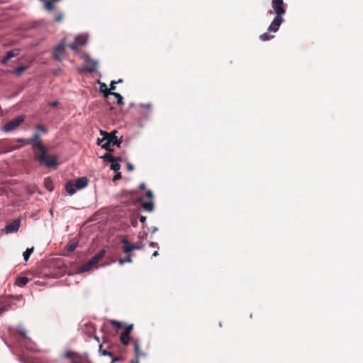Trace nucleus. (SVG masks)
I'll list each match as a JSON object with an SVG mask.
<instances>
[{
    "instance_id": "nucleus-1",
    "label": "nucleus",
    "mask_w": 363,
    "mask_h": 363,
    "mask_svg": "<svg viewBox=\"0 0 363 363\" xmlns=\"http://www.w3.org/2000/svg\"><path fill=\"white\" fill-rule=\"evenodd\" d=\"M39 152H35L34 158L38 161L40 164H44L48 167H53L57 164V157L56 156L48 155L46 153V148L43 144H38Z\"/></svg>"
},
{
    "instance_id": "nucleus-2",
    "label": "nucleus",
    "mask_w": 363,
    "mask_h": 363,
    "mask_svg": "<svg viewBox=\"0 0 363 363\" xmlns=\"http://www.w3.org/2000/svg\"><path fill=\"white\" fill-rule=\"evenodd\" d=\"M106 253V252L104 249L98 252L90 260H89L86 263L84 264L82 266V272H87L91 267H95L97 264V263L104 258Z\"/></svg>"
},
{
    "instance_id": "nucleus-3",
    "label": "nucleus",
    "mask_w": 363,
    "mask_h": 363,
    "mask_svg": "<svg viewBox=\"0 0 363 363\" xmlns=\"http://www.w3.org/2000/svg\"><path fill=\"white\" fill-rule=\"evenodd\" d=\"M146 198L149 200L148 201H145L143 197H140L138 199V201L140 202L141 206L147 212H152L155 209V204L153 202L154 195L152 191L147 190L145 193Z\"/></svg>"
},
{
    "instance_id": "nucleus-4",
    "label": "nucleus",
    "mask_w": 363,
    "mask_h": 363,
    "mask_svg": "<svg viewBox=\"0 0 363 363\" xmlns=\"http://www.w3.org/2000/svg\"><path fill=\"white\" fill-rule=\"evenodd\" d=\"M25 121L24 116H19L12 119L10 121L6 123L2 127V130L4 132H10L14 130L20 124Z\"/></svg>"
},
{
    "instance_id": "nucleus-5",
    "label": "nucleus",
    "mask_w": 363,
    "mask_h": 363,
    "mask_svg": "<svg viewBox=\"0 0 363 363\" xmlns=\"http://www.w3.org/2000/svg\"><path fill=\"white\" fill-rule=\"evenodd\" d=\"M65 52V40H62L55 48H54L52 57L54 60L57 61H62L64 58Z\"/></svg>"
},
{
    "instance_id": "nucleus-6",
    "label": "nucleus",
    "mask_w": 363,
    "mask_h": 363,
    "mask_svg": "<svg viewBox=\"0 0 363 363\" xmlns=\"http://www.w3.org/2000/svg\"><path fill=\"white\" fill-rule=\"evenodd\" d=\"M272 6L276 13V16H282L286 12V4L283 0H272Z\"/></svg>"
},
{
    "instance_id": "nucleus-7",
    "label": "nucleus",
    "mask_w": 363,
    "mask_h": 363,
    "mask_svg": "<svg viewBox=\"0 0 363 363\" xmlns=\"http://www.w3.org/2000/svg\"><path fill=\"white\" fill-rule=\"evenodd\" d=\"M86 65L83 67V72L86 73H92L96 70L98 62L91 59L89 56L85 57Z\"/></svg>"
},
{
    "instance_id": "nucleus-8",
    "label": "nucleus",
    "mask_w": 363,
    "mask_h": 363,
    "mask_svg": "<svg viewBox=\"0 0 363 363\" xmlns=\"http://www.w3.org/2000/svg\"><path fill=\"white\" fill-rule=\"evenodd\" d=\"M21 226V220L17 218L13 220L11 223H9L6 226L7 233H16L18 230Z\"/></svg>"
},
{
    "instance_id": "nucleus-9",
    "label": "nucleus",
    "mask_w": 363,
    "mask_h": 363,
    "mask_svg": "<svg viewBox=\"0 0 363 363\" xmlns=\"http://www.w3.org/2000/svg\"><path fill=\"white\" fill-rule=\"evenodd\" d=\"M282 22V16H276L272 22L271 23L270 26H269L268 30L269 32H277L279 30V26H281Z\"/></svg>"
},
{
    "instance_id": "nucleus-10",
    "label": "nucleus",
    "mask_w": 363,
    "mask_h": 363,
    "mask_svg": "<svg viewBox=\"0 0 363 363\" xmlns=\"http://www.w3.org/2000/svg\"><path fill=\"white\" fill-rule=\"evenodd\" d=\"M282 22V16H276L272 22L271 23L270 26H269L268 30L269 32H277L279 30V26H281Z\"/></svg>"
},
{
    "instance_id": "nucleus-11",
    "label": "nucleus",
    "mask_w": 363,
    "mask_h": 363,
    "mask_svg": "<svg viewBox=\"0 0 363 363\" xmlns=\"http://www.w3.org/2000/svg\"><path fill=\"white\" fill-rule=\"evenodd\" d=\"M100 133L101 135H107L109 138V142H111L112 145H117L118 147H120L122 140L118 138V137L115 135L114 133H108L104 130H100Z\"/></svg>"
},
{
    "instance_id": "nucleus-12",
    "label": "nucleus",
    "mask_w": 363,
    "mask_h": 363,
    "mask_svg": "<svg viewBox=\"0 0 363 363\" xmlns=\"http://www.w3.org/2000/svg\"><path fill=\"white\" fill-rule=\"evenodd\" d=\"M101 139L98 138L97 144L108 152H113V150L111 148V142H109V138L107 135H102Z\"/></svg>"
},
{
    "instance_id": "nucleus-13",
    "label": "nucleus",
    "mask_w": 363,
    "mask_h": 363,
    "mask_svg": "<svg viewBox=\"0 0 363 363\" xmlns=\"http://www.w3.org/2000/svg\"><path fill=\"white\" fill-rule=\"evenodd\" d=\"M133 344L134 347L135 358L139 360L140 357H146V354L142 352L140 349V342L138 340H133Z\"/></svg>"
},
{
    "instance_id": "nucleus-14",
    "label": "nucleus",
    "mask_w": 363,
    "mask_h": 363,
    "mask_svg": "<svg viewBox=\"0 0 363 363\" xmlns=\"http://www.w3.org/2000/svg\"><path fill=\"white\" fill-rule=\"evenodd\" d=\"M20 50L18 49H14L6 52V54L2 57L1 62L6 65L8 61L19 55Z\"/></svg>"
},
{
    "instance_id": "nucleus-15",
    "label": "nucleus",
    "mask_w": 363,
    "mask_h": 363,
    "mask_svg": "<svg viewBox=\"0 0 363 363\" xmlns=\"http://www.w3.org/2000/svg\"><path fill=\"white\" fill-rule=\"evenodd\" d=\"M40 133H35L33 135L32 138L30 139H28L26 141V144H30L33 147L38 148V144L40 143V144H43L41 140L40 139Z\"/></svg>"
},
{
    "instance_id": "nucleus-16",
    "label": "nucleus",
    "mask_w": 363,
    "mask_h": 363,
    "mask_svg": "<svg viewBox=\"0 0 363 363\" xmlns=\"http://www.w3.org/2000/svg\"><path fill=\"white\" fill-rule=\"evenodd\" d=\"M121 243L123 244V252L125 254H129L133 251L132 243H130L127 238L123 237L121 239Z\"/></svg>"
},
{
    "instance_id": "nucleus-17",
    "label": "nucleus",
    "mask_w": 363,
    "mask_h": 363,
    "mask_svg": "<svg viewBox=\"0 0 363 363\" xmlns=\"http://www.w3.org/2000/svg\"><path fill=\"white\" fill-rule=\"evenodd\" d=\"M74 184L77 189H82L88 185V179L86 177H79L75 181Z\"/></svg>"
},
{
    "instance_id": "nucleus-18",
    "label": "nucleus",
    "mask_w": 363,
    "mask_h": 363,
    "mask_svg": "<svg viewBox=\"0 0 363 363\" xmlns=\"http://www.w3.org/2000/svg\"><path fill=\"white\" fill-rule=\"evenodd\" d=\"M99 84H100L99 90L103 94L104 97L107 99L111 94H113V91H111L108 87L107 85L105 83L100 82L99 81Z\"/></svg>"
},
{
    "instance_id": "nucleus-19",
    "label": "nucleus",
    "mask_w": 363,
    "mask_h": 363,
    "mask_svg": "<svg viewBox=\"0 0 363 363\" xmlns=\"http://www.w3.org/2000/svg\"><path fill=\"white\" fill-rule=\"evenodd\" d=\"M130 339L131 338L130 337V335H128L124 332L121 333V334L120 335V341L123 345H125V346L128 345L130 343Z\"/></svg>"
},
{
    "instance_id": "nucleus-20",
    "label": "nucleus",
    "mask_w": 363,
    "mask_h": 363,
    "mask_svg": "<svg viewBox=\"0 0 363 363\" xmlns=\"http://www.w3.org/2000/svg\"><path fill=\"white\" fill-rule=\"evenodd\" d=\"M65 189L66 191L70 194L72 195L76 192V190L77 189L75 187V184L72 182H68L65 184Z\"/></svg>"
},
{
    "instance_id": "nucleus-21",
    "label": "nucleus",
    "mask_w": 363,
    "mask_h": 363,
    "mask_svg": "<svg viewBox=\"0 0 363 363\" xmlns=\"http://www.w3.org/2000/svg\"><path fill=\"white\" fill-rule=\"evenodd\" d=\"M44 186L47 190L52 191L54 189V184L50 177H47L44 180Z\"/></svg>"
},
{
    "instance_id": "nucleus-22",
    "label": "nucleus",
    "mask_w": 363,
    "mask_h": 363,
    "mask_svg": "<svg viewBox=\"0 0 363 363\" xmlns=\"http://www.w3.org/2000/svg\"><path fill=\"white\" fill-rule=\"evenodd\" d=\"M74 42L77 43L79 46H83L86 45L87 38L85 35H79L74 38Z\"/></svg>"
},
{
    "instance_id": "nucleus-23",
    "label": "nucleus",
    "mask_w": 363,
    "mask_h": 363,
    "mask_svg": "<svg viewBox=\"0 0 363 363\" xmlns=\"http://www.w3.org/2000/svg\"><path fill=\"white\" fill-rule=\"evenodd\" d=\"M8 301L4 300L2 301L0 300V314H3L5 311H8L10 308V304Z\"/></svg>"
},
{
    "instance_id": "nucleus-24",
    "label": "nucleus",
    "mask_w": 363,
    "mask_h": 363,
    "mask_svg": "<svg viewBox=\"0 0 363 363\" xmlns=\"http://www.w3.org/2000/svg\"><path fill=\"white\" fill-rule=\"evenodd\" d=\"M105 161L107 162H116V161H121V158H115L111 154L106 153L104 156L101 157Z\"/></svg>"
},
{
    "instance_id": "nucleus-25",
    "label": "nucleus",
    "mask_w": 363,
    "mask_h": 363,
    "mask_svg": "<svg viewBox=\"0 0 363 363\" xmlns=\"http://www.w3.org/2000/svg\"><path fill=\"white\" fill-rule=\"evenodd\" d=\"M99 352L102 356H109L110 357H113V355L111 352L103 349L101 344L99 345Z\"/></svg>"
},
{
    "instance_id": "nucleus-26",
    "label": "nucleus",
    "mask_w": 363,
    "mask_h": 363,
    "mask_svg": "<svg viewBox=\"0 0 363 363\" xmlns=\"http://www.w3.org/2000/svg\"><path fill=\"white\" fill-rule=\"evenodd\" d=\"M28 279L27 277H19L17 278L16 279V284L18 285V286H25L28 284Z\"/></svg>"
},
{
    "instance_id": "nucleus-27",
    "label": "nucleus",
    "mask_w": 363,
    "mask_h": 363,
    "mask_svg": "<svg viewBox=\"0 0 363 363\" xmlns=\"http://www.w3.org/2000/svg\"><path fill=\"white\" fill-rule=\"evenodd\" d=\"M111 95H113L117 99V104L119 106H123L124 105L123 98V96L119 93H116V92H113V94H111Z\"/></svg>"
},
{
    "instance_id": "nucleus-28",
    "label": "nucleus",
    "mask_w": 363,
    "mask_h": 363,
    "mask_svg": "<svg viewBox=\"0 0 363 363\" xmlns=\"http://www.w3.org/2000/svg\"><path fill=\"white\" fill-rule=\"evenodd\" d=\"M34 247H32L30 248H27L26 250L23 252V258L25 261H28L30 255L33 252Z\"/></svg>"
},
{
    "instance_id": "nucleus-29",
    "label": "nucleus",
    "mask_w": 363,
    "mask_h": 363,
    "mask_svg": "<svg viewBox=\"0 0 363 363\" xmlns=\"http://www.w3.org/2000/svg\"><path fill=\"white\" fill-rule=\"evenodd\" d=\"M27 67L26 66H18L17 67L15 68L14 69V73L17 75V76H20L21 75V74L25 72L26 69H27Z\"/></svg>"
},
{
    "instance_id": "nucleus-30",
    "label": "nucleus",
    "mask_w": 363,
    "mask_h": 363,
    "mask_svg": "<svg viewBox=\"0 0 363 363\" xmlns=\"http://www.w3.org/2000/svg\"><path fill=\"white\" fill-rule=\"evenodd\" d=\"M65 357L70 359H74L77 357V354L72 351H68L65 354Z\"/></svg>"
},
{
    "instance_id": "nucleus-31",
    "label": "nucleus",
    "mask_w": 363,
    "mask_h": 363,
    "mask_svg": "<svg viewBox=\"0 0 363 363\" xmlns=\"http://www.w3.org/2000/svg\"><path fill=\"white\" fill-rule=\"evenodd\" d=\"M111 162V169L113 170L114 172H118L121 168V164L118 162V161Z\"/></svg>"
},
{
    "instance_id": "nucleus-32",
    "label": "nucleus",
    "mask_w": 363,
    "mask_h": 363,
    "mask_svg": "<svg viewBox=\"0 0 363 363\" xmlns=\"http://www.w3.org/2000/svg\"><path fill=\"white\" fill-rule=\"evenodd\" d=\"M132 261L133 260H132L130 255L128 256L125 258H119L118 259V262L121 265H122L125 263H130V262H132Z\"/></svg>"
},
{
    "instance_id": "nucleus-33",
    "label": "nucleus",
    "mask_w": 363,
    "mask_h": 363,
    "mask_svg": "<svg viewBox=\"0 0 363 363\" xmlns=\"http://www.w3.org/2000/svg\"><path fill=\"white\" fill-rule=\"evenodd\" d=\"M45 8L48 11L53 10L55 6L52 3V1H45Z\"/></svg>"
},
{
    "instance_id": "nucleus-34",
    "label": "nucleus",
    "mask_w": 363,
    "mask_h": 363,
    "mask_svg": "<svg viewBox=\"0 0 363 363\" xmlns=\"http://www.w3.org/2000/svg\"><path fill=\"white\" fill-rule=\"evenodd\" d=\"M110 323L115 328H118V329H120L121 328H123V323L119 322V321H117V320H110Z\"/></svg>"
},
{
    "instance_id": "nucleus-35",
    "label": "nucleus",
    "mask_w": 363,
    "mask_h": 363,
    "mask_svg": "<svg viewBox=\"0 0 363 363\" xmlns=\"http://www.w3.org/2000/svg\"><path fill=\"white\" fill-rule=\"evenodd\" d=\"M274 36L273 35H269L268 33H263L260 36H259V38L263 40V41H267V40H269L272 38H273Z\"/></svg>"
},
{
    "instance_id": "nucleus-36",
    "label": "nucleus",
    "mask_w": 363,
    "mask_h": 363,
    "mask_svg": "<svg viewBox=\"0 0 363 363\" xmlns=\"http://www.w3.org/2000/svg\"><path fill=\"white\" fill-rule=\"evenodd\" d=\"M133 329V325L130 324L125 327L123 332L128 335H130L132 330Z\"/></svg>"
},
{
    "instance_id": "nucleus-37",
    "label": "nucleus",
    "mask_w": 363,
    "mask_h": 363,
    "mask_svg": "<svg viewBox=\"0 0 363 363\" xmlns=\"http://www.w3.org/2000/svg\"><path fill=\"white\" fill-rule=\"evenodd\" d=\"M69 47L74 51H77L79 45L77 43L73 42L69 45Z\"/></svg>"
},
{
    "instance_id": "nucleus-38",
    "label": "nucleus",
    "mask_w": 363,
    "mask_h": 363,
    "mask_svg": "<svg viewBox=\"0 0 363 363\" xmlns=\"http://www.w3.org/2000/svg\"><path fill=\"white\" fill-rule=\"evenodd\" d=\"M112 360L111 363H116L117 362L123 361V359L122 357H115L113 355V357H111Z\"/></svg>"
},
{
    "instance_id": "nucleus-39",
    "label": "nucleus",
    "mask_w": 363,
    "mask_h": 363,
    "mask_svg": "<svg viewBox=\"0 0 363 363\" xmlns=\"http://www.w3.org/2000/svg\"><path fill=\"white\" fill-rule=\"evenodd\" d=\"M37 129L43 133H47V131H48V129L46 128V127L41 124H39L37 125Z\"/></svg>"
},
{
    "instance_id": "nucleus-40",
    "label": "nucleus",
    "mask_w": 363,
    "mask_h": 363,
    "mask_svg": "<svg viewBox=\"0 0 363 363\" xmlns=\"http://www.w3.org/2000/svg\"><path fill=\"white\" fill-rule=\"evenodd\" d=\"M116 81H111V84H110V89H108L111 91H113V90H115L116 89Z\"/></svg>"
},
{
    "instance_id": "nucleus-41",
    "label": "nucleus",
    "mask_w": 363,
    "mask_h": 363,
    "mask_svg": "<svg viewBox=\"0 0 363 363\" xmlns=\"http://www.w3.org/2000/svg\"><path fill=\"white\" fill-rule=\"evenodd\" d=\"M116 174L114 175L113 177V181H116V180H118L120 179H121V173L120 172H116Z\"/></svg>"
},
{
    "instance_id": "nucleus-42",
    "label": "nucleus",
    "mask_w": 363,
    "mask_h": 363,
    "mask_svg": "<svg viewBox=\"0 0 363 363\" xmlns=\"http://www.w3.org/2000/svg\"><path fill=\"white\" fill-rule=\"evenodd\" d=\"M127 169H128V170L129 172H131V171H133V170L134 167H133V165L132 164H130V163H129V162H128V163L127 164Z\"/></svg>"
},
{
    "instance_id": "nucleus-43",
    "label": "nucleus",
    "mask_w": 363,
    "mask_h": 363,
    "mask_svg": "<svg viewBox=\"0 0 363 363\" xmlns=\"http://www.w3.org/2000/svg\"><path fill=\"white\" fill-rule=\"evenodd\" d=\"M75 248H76V245L72 244V245H70L69 246L68 250H69V252H72V251H74V250H75Z\"/></svg>"
},
{
    "instance_id": "nucleus-44",
    "label": "nucleus",
    "mask_w": 363,
    "mask_h": 363,
    "mask_svg": "<svg viewBox=\"0 0 363 363\" xmlns=\"http://www.w3.org/2000/svg\"><path fill=\"white\" fill-rule=\"evenodd\" d=\"M140 245H138L137 244H133L132 243V248H133V250H139L140 249Z\"/></svg>"
},
{
    "instance_id": "nucleus-45",
    "label": "nucleus",
    "mask_w": 363,
    "mask_h": 363,
    "mask_svg": "<svg viewBox=\"0 0 363 363\" xmlns=\"http://www.w3.org/2000/svg\"><path fill=\"white\" fill-rule=\"evenodd\" d=\"M140 221L142 223H145V220H146V217L144 216H140Z\"/></svg>"
},
{
    "instance_id": "nucleus-46",
    "label": "nucleus",
    "mask_w": 363,
    "mask_h": 363,
    "mask_svg": "<svg viewBox=\"0 0 363 363\" xmlns=\"http://www.w3.org/2000/svg\"><path fill=\"white\" fill-rule=\"evenodd\" d=\"M62 18V15H58L57 16H56L55 18V21H57V22H60Z\"/></svg>"
},
{
    "instance_id": "nucleus-47",
    "label": "nucleus",
    "mask_w": 363,
    "mask_h": 363,
    "mask_svg": "<svg viewBox=\"0 0 363 363\" xmlns=\"http://www.w3.org/2000/svg\"><path fill=\"white\" fill-rule=\"evenodd\" d=\"M28 139H19L18 141L23 144V145H28V144L26 143V141Z\"/></svg>"
},
{
    "instance_id": "nucleus-48",
    "label": "nucleus",
    "mask_w": 363,
    "mask_h": 363,
    "mask_svg": "<svg viewBox=\"0 0 363 363\" xmlns=\"http://www.w3.org/2000/svg\"><path fill=\"white\" fill-rule=\"evenodd\" d=\"M145 184L144 183H141L140 185H139V189L140 190H144L145 189Z\"/></svg>"
},
{
    "instance_id": "nucleus-49",
    "label": "nucleus",
    "mask_w": 363,
    "mask_h": 363,
    "mask_svg": "<svg viewBox=\"0 0 363 363\" xmlns=\"http://www.w3.org/2000/svg\"><path fill=\"white\" fill-rule=\"evenodd\" d=\"M57 104H58L57 101H53V102L50 103V105L52 107H56L57 106Z\"/></svg>"
},
{
    "instance_id": "nucleus-50",
    "label": "nucleus",
    "mask_w": 363,
    "mask_h": 363,
    "mask_svg": "<svg viewBox=\"0 0 363 363\" xmlns=\"http://www.w3.org/2000/svg\"><path fill=\"white\" fill-rule=\"evenodd\" d=\"M20 334L21 335V336H23V337H26V332L25 330H22V331H20Z\"/></svg>"
},
{
    "instance_id": "nucleus-51",
    "label": "nucleus",
    "mask_w": 363,
    "mask_h": 363,
    "mask_svg": "<svg viewBox=\"0 0 363 363\" xmlns=\"http://www.w3.org/2000/svg\"><path fill=\"white\" fill-rule=\"evenodd\" d=\"M130 363H139V360L137 359H132Z\"/></svg>"
},
{
    "instance_id": "nucleus-52",
    "label": "nucleus",
    "mask_w": 363,
    "mask_h": 363,
    "mask_svg": "<svg viewBox=\"0 0 363 363\" xmlns=\"http://www.w3.org/2000/svg\"><path fill=\"white\" fill-rule=\"evenodd\" d=\"M94 339L97 342H99V337L96 335H94Z\"/></svg>"
},
{
    "instance_id": "nucleus-53",
    "label": "nucleus",
    "mask_w": 363,
    "mask_h": 363,
    "mask_svg": "<svg viewBox=\"0 0 363 363\" xmlns=\"http://www.w3.org/2000/svg\"><path fill=\"white\" fill-rule=\"evenodd\" d=\"M123 80L122 79H119L118 81H116V84L122 83Z\"/></svg>"
},
{
    "instance_id": "nucleus-54",
    "label": "nucleus",
    "mask_w": 363,
    "mask_h": 363,
    "mask_svg": "<svg viewBox=\"0 0 363 363\" xmlns=\"http://www.w3.org/2000/svg\"><path fill=\"white\" fill-rule=\"evenodd\" d=\"M144 106L145 108H150L151 107V104H147L144 105Z\"/></svg>"
},
{
    "instance_id": "nucleus-55",
    "label": "nucleus",
    "mask_w": 363,
    "mask_h": 363,
    "mask_svg": "<svg viewBox=\"0 0 363 363\" xmlns=\"http://www.w3.org/2000/svg\"><path fill=\"white\" fill-rule=\"evenodd\" d=\"M158 255V252L157 251H155L152 254V257H156Z\"/></svg>"
},
{
    "instance_id": "nucleus-56",
    "label": "nucleus",
    "mask_w": 363,
    "mask_h": 363,
    "mask_svg": "<svg viewBox=\"0 0 363 363\" xmlns=\"http://www.w3.org/2000/svg\"><path fill=\"white\" fill-rule=\"evenodd\" d=\"M151 245H152V246H155V243H154V242H152V243H151Z\"/></svg>"
}]
</instances>
